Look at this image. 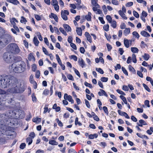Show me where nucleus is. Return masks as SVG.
<instances>
[{"label": "nucleus", "instance_id": "1", "mask_svg": "<svg viewBox=\"0 0 153 153\" xmlns=\"http://www.w3.org/2000/svg\"><path fill=\"white\" fill-rule=\"evenodd\" d=\"M9 82L8 87L10 88L7 90V92L16 94L22 93L24 91V88L22 86L21 83L16 78L12 76Z\"/></svg>", "mask_w": 153, "mask_h": 153}, {"label": "nucleus", "instance_id": "2", "mask_svg": "<svg viewBox=\"0 0 153 153\" xmlns=\"http://www.w3.org/2000/svg\"><path fill=\"white\" fill-rule=\"evenodd\" d=\"M26 65L23 61H19L12 64L11 67L12 71L15 73H20L25 71Z\"/></svg>", "mask_w": 153, "mask_h": 153}, {"label": "nucleus", "instance_id": "3", "mask_svg": "<svg viewBox=\"0 0 153 153\" xmlns=\"http://www.w3.org/2000/svg\"><path fill=\"white\" fill-rule=\"evenodd\" d=\"M11 78L10 75H0V88H5L8 87Z\"/></svg>", "mask_w": 153, "mask_h": 153}, {"label": "nucleus", "instance_id": "4", "mask_svg": "<svg viewBox=\"0 0 153 153\" xmlns=\"http://www.w3.org/2000/svg\"><path fill=\"white\" fill-rule=\"evenodd\" d=\"M8 51L13 54H16L19 53L20 50L19 47L15 43H11L8 46Z\"/></svg>", "mask_w": 153, "mask_h": 153}, {"label": "nucleus", "instance_id": "5", "mask_svg": "<svg viewBox=\"0 0 153 153\" xmlns=\"http://www.w3.org/2000/svg\"><path fill=\"white\" fill-rule=\"evenodd\" d=\"M5 39H6V41H0V49L5 46L11 40V36H7L5 37Z\"/></svg>", "mask_w": 153, "mask_h": 153}, {"label": "nucleus", "instance_id": "6", "mask_svg": "<svg viewBox=\"0 0 153 153\" xmlns=\"http://www.w3.org/2000/svg\"><path fill=\"white\" fill-rule=\"evenodd\" d=\"M3 57L4 60L7 62L9 63L12 61V57L9 52L4 53Z\"/></svg>", "mask_w": 153, "mask_h": 153}, {"label": "nucleus", "instance_id": "7", "mask_svg": "<svg viewBox=\"0 0 153 153\" xmlns=\"http://www.w3.org/2000/svg\"><path fill=\"white\" fill-rule=\"evenodd\" d=\"M69 12L68 10H62L61 12V16L62 19L65 21L68 20V18L67 15H69Z\"/></svg>", "mask_w": 153, "mask_h": 153}, {"label": "nucleus", "instance_id": "8", "mask_svg": "<svg viewBox=\"0 0 153 153\" xmlns=\"http://www.w3.org/2000/svg\"><path fill=\"white\" fill-rule=\"evenodd\" d=\"M64 97L65 100H68L69 101L71 102L72 104L74 103V100L71 96L68 95L67 94L65 93L64 94Z\"/></svg>", "mask_w": 153, "mask_h": 153}, {"label": "nucleus", "instance_id": "9", "mask_svg": "<svg viewBox=\"0 0 153 153\" xmlns=\"http://www.w3.org/2000/svg\"><path fill=\"white\" fill-rule=\"evenodd\" d=\"M29 81L30 82L33 84L34 86V88L36 89L37 88V83L33 79V75L31 74L30 76Z\"/></svg>", "mask_w": 153, "mask_h": 153}, {"label": "nucleus", "instance_id": "10", "mask_svg": "<svg viewBox=\"0 0 153 153\" xmlns=\"http://www.w3.org/2000/svg\"><path fill=\"white\" fill-rule=\"evenodd\" d=\"M12 115H7V114H2L0 115V117L4 120L8 121L7 120L9 119V117L12 116Z\"/></svg>", "mask_w": 153, "mask_h": 153}, {"label": "nucleus", "instance_id": "11", "mask_svg": "<svg viewBox=\"0 0 153 153\" xmlns=\"http://www.w3.org/2000/svg\"><path fill=\"white\" fill-rule=\"evenodd\" d=\"M4 91H5V93L3 94H0V95H2L1 96V97H0V100L1 101V98H3V99H4V100H6L8 98L10 94L8 93V92L6 91H5L4 90Z\"/></svg>", "mask_w": 153, "mask_h": 153}, {"label": "nucleus", "instance_id": "12", "mask_svg": "<svg viewBox=\"0 0 153 153\" xmlns=\"http://www.w3.org/2000/svg\"><path fill=\"white\" fill-rule=\"evenodd\" d=\"M49 17L51 18H53L55 20L56 22H58V18L56 15L55 14L51 13L50 15L49 16Z\"/></svg>", "mask_w": 153, "mask_h": 153}, {"label": "nucleus", "instance_id": "13", "mask_svg": "<svg viewBox=\"0 0 153 153\" xmlns=\"http://www.w3.org/2000/svg\"><path fill=\"white\" fill-rule=\"evenodd\" d=\"M85 35L86 37L87 40L90 42H92L91 38L89 33L88 32H86L85 33Z\"/></svg>", "mask_w": 153, "mask_h": 153}, {"label": "nucleus", "instance_id": "14", "mask_svg": "<svg viewBox=\"0 0 153 153\" xmlns=\"http://www.w3.org/2000/svg\"><path fill=\"white\" fill-rule=\"evenodd\" d=\"M100 91H99L98 92V94L100 96H102L104 94L105 96L106 97H107L108 96L107 94L103 90L100 89Z\"/></svg>", "mask_w": 153, "mask_h": 153}, {"label": "nucleus", "instance_id": "15", "mask_svg": "<svg viewBox=\"0 0 153 153\" xmlns=\"http://www.w3.org/2000/svg\"><path fill=\"white\" fill-rule=\"evenodd\" d=\"M63 26L66 31H71V28L68 25L64 24L63 25Z\"/></svg>", "mask_w": 153, "mask_h": 153}, {"label": "nucleus", "instance_id": "16", "mask_svg": "<svg viewBox=\"0 0 153 153\" xmlns=\"http://www.w3.org/2000/svg\"><path fill=\"white\" fill-rule=\"evenodd\" d=\"M78 62L79 65L82 68H83L84 67L85 65V63L83 59H79L78 61Z\"/></svg>", "mask_w": 153, "mask_h": 153}, {"label": "nucleus", "instance_id": "17", "mask_svg": "<svg viewBox=\"0 0 153 153\" xmlns=\"http://www.w3.org/2000/svg\"><path fill=\"white\" fill-rule=\"evenodd\" d=\"M124 44L125 46L127 48H128L129 47L130 44L129 43L128 41V40L127 39H125L124 40Z\"/></svg>", "mask_w": 153, "mask_h": 153}, {"label": "nucleus", "instance_id": "18", "mask_svg": "<svg viewBox=\"0 0 153 153\" xmlns=\"http://www.w3.org/2000/svg\"><path fill=\"white\" fill-rule=\"evenodd\" d=\"M7 1L15 5H17L19 3V1L17 0H7Z\"/></svg>", "mask_w": 153, "mask_h": 153}, {"label": "nucleus", "instance_id": "19", "mask_svg": "<svg viewBox=\"0 0 153 153\" xmlns=\"http://www.w3.org/2000/svg\"><path fill=\"white\" fill-rule=\"evenodd\" d=\"M76 31L79 35L81 36L82 35V31L81 28L77 27Z\"/></svg>", "mask_w": 153, "mask_h": 153}, {"label": "nucleus", "instance_id": "20", "mask_svg": "<svg viewBox=\"0 0 153 153\" xmlns=\"http://www.w3.org/2000/svg\"><path fill=\"white\" fill-rule=\"evenodd\" d=\"M33 42L35 45L36 46H38L39 43V42L36 36L34 37L33 39Z\"/></svg>", "mask_w": 153, "mask_h": 153}, {"label": "nucleus", "instance_id": "21", "mask_svg": "<svg viewBox=\"0 0 153 153\" xmlns=\"http://www.w3.org/2000/svg\"><path fill=\"white\" fill-rule=\"evenodd\" d=\"M91 14L90 12H88V15L85 16V19L88 21H91Z\"/></svg>", "mask_w": 153, "mask_h": 153}, {"label": "nucleus", "instance_id": "22", "mask_svg": "<svg viewBox=\"0 0 153 153\" xmlns=\"http://www.w3.org/2000/svg\"><path fill=\"white\" fill-rule=\"evenodd\" d=\"M140 34L143 36L145 37H149L150 35L147 32L145 31H143L140 33Z\"/></svg>", "mask_w": 153, "mask_h": 153}, {"label": "nucleus", "instance_id": "23", "mask_svg": "<svg viewBox=\"0 0 153 153\" xmlns=\"http://www.w3.org/2000/svg\"><path fill=\"white\" fill-rule=\"evenodd\" d=\"M130 32V28H126L124 30L123 33L125 36L128 34Z\"/></svg>", "mask_w": 153, "mask_h": 153}, {"label": "nucleus", "instance_id": "24", "mask_svg": "<svg viewBox=\"0 0 153 153\" xmlns=\"http://www.w3.org/2000/svg\"><path fill=\"white\" fill-rule=\"evenodd\" d=\"M98 136V135L96 134H91L88 135V138L90 139H94V138H97Z\"/></svg>", "mask_w": 153, "mask_h": 153}, {"label": "nucleus", "instance_id": "25", "mask_svg": "<svg viewBox=\"0 0 153 153\" xmlns=\"http://www.w3.org/2000/svg\"><path fill=\"white\" fill-rule=\"evenodd\" d=\"M41 119L39 117H36V118H33V121L36 123H39L41 121Z\"/></svg>", "mask_w": 153, "mask_h": 153}, {"label": "nucleus", "instance_id": "26", "mask_svg": "<svg viewBox=\"0 0 153 153\" xmlns=\"http://www.w3.org/2000/svg\"><path fill=\"white\" fill-rule=\"evenodd\" d=\"M49 143L53 145H57L58 143L54 140H51L49 141Z\"/></svg>", "mask_w": 153, "mask_h": 153}, {"label": "nucleus", "instance_id": "27", "mask_svg": "<svg viewBox=\"0 0 153 153\" xmlns=\"http://www.w3.org/2000/svg\"><path fill=\"white\" fill-rule=\"evenodd\" d=\"M131 51L134 53H137L139 51V50L136 47H131Z\"/></svg>", "mask_w": 153, "mask_h": 153}, {"label": "nucleus", "instance_id": "28", "mask_svg": "<svg viewBox=\"0 0 153 153\" xmlns=\"http://www.w3.org/2000/svg\"><path fill=\"white\" fill-rule=\"evenodd\" d=\"M136 134L137 135V136L140 138H145L147 139H148V137L146 135H142L139 133H137Z\"/></svg>", "mask_w": 153, "mask_h": 153}, {"label": "nucleus", "instance_id": "29", "mask_svg": "<svg viewBox=\"0 0 153 153\" xmlns=\"http://www.w3.org/2000/svg\"><path fill=\"white\" fill-rule=\"evenodd\" d=\"M128 69L129 71L133 73L134 74L136 73V71L135 69L131 65L128 66Z\"/></svg>", "mask_w": 153, "mask_h": 153}, {"label": "nucleus", "instance_id": "30", "mask_svg": "<svg viewBox=\"0 0 153 153\" xmlns=\"http://www.w3.org/2000/svg\"><path fill=\"white\" fill-rule=\"evenodd\" d=\"M28 59L30 61H34L35 58L31 53H30L28 56Z\"/></svg>", "mask_w": 153, "mask_h": 153}, {"label": "nucleus", "instance_id": "31", "mask_svg": "<svg viewBox=\"0 0 153 153\" xmlns=\"http://www.w3.org/2000/svg\"><path fill=\"white\" fill-rule=\"evenodd\" d=\"M149 55L146 53H145L144 55L142 56V57H143L144 59L146 61L148 60L149 59Z\"/></svg>", "mask_w": 153, "mask_h": 153}, {"label": "nucleus", "instance_id": "32", "mask_svg": "<svg viewBox=\"0 0 153 153\" xmlns=\"http://www.w3.org/2000/svg\"><path fill=\"white\" fill-rule=\"evenodd\" d=\"M110 23L111 24V26L114 28H115L116 27L117 23L115 21H112Z\"/></svg>", "mask_w": 153, "mask_h": 153}, {"label": "nucleus", "instance_id": "33", "mask_svg": "<svg viewBox=\"0 0 153 153\" xmlns=\"http://www.w3.org/2000/svg\"><path fill=\"white\" fill-rule=\"evenodd\" d=\"M131 59L133 62L134 63H136L137 62V59L136 58V56L134 54H133L132 56Z\"/></svg>", "mask_w": 153, "mask_h": 153}, {"label": "nucleus", "instance_id": "34", "mask_svg": "<svg viewBox=\"0 0 153 153\" xmlns=\"http://www.w3.org/2000/svg\"><path fill=\"white\" fill-rule=\"evenodd\" d=\"M91 3L93 6H97V7H100V6L95 0H91Z\"/></svg>", "mask_w": 153, "mask_h": 153}, {"label": "nucleus", "instance_id": "35", "mask_svg": "<svg viewBox=\"0 0 153 153\" xmlns=\"http://www.w3.org/2000/svg\"><path fill=\"white\" fill-rule=\"evenodd\" d=\"M32 139L30 137H28L27 138V142L28 143V144L30 145L31 144L32 142Z\"/></svg>", "mask_w": 153, "mask_h": 153}, {"label": "nucleus", "instance_id": "36", "mask_svg": "<svg viewBox=\"0 0 153 153\" xmlns=\"http://www.w3.org/2000/svg\"><path fill=\"white\" fill-rule=\"evenodd\" d=\"M120 98L123 101V102H124V103L126 104H127V101L126 100V99L125 97L123 96V95H121L120 97Z\"/></svg>", "mask_w": 153, "mask_h": 153}, {"label": "nucleus", "instance_id": "37", "mask_svg": "<svg viewBox=\"0 0 153 153\" xmlns=\"http://www.w3.org/2000/svg\"><path fill=\"white\" fill-rule=\"evenodd\" d=\"M40 41H42L43 40L42 38L41 35V34L39 32H37L36 33Z\"/></svg>", "mask_w": 153, "mask_h": 153}, {"label": "nucleus", "instance_id": "38", "mask_svg": "<svg viewBox=\"0 0 153 153\" xmlns=\"http://www.w3.org/2000/svg\"><path fill=\"white\" fill-rule=\"evenodd\" d=\"M32 101L34 102H36L37 99L34 94H32L31 95Z\"/></svg>", "mask_w": 153, "mask_h": 153}, {"label": "nucleus", "instance_id": "39", "mask_svg": "<svg viewBox=\"0 0 153 153\" xmlns=\"http://www.w3.org/2000/svg\"><path fill=\"white\" fill-rule=\"evenodd\" d=\"M56 59L59 63V64L60 65H61L62 64V62L60 59V58L58 54H56Z\"/></svg>", "mask_w": 153, "mask_h": 153}, {"label": "nucleus", "instance_id": "40", "mask_svg": "<svg viewBox=\"0 0 153 153\" xmlns=\"http://www.w3.org/2000/svg\"><path fill=\"white\" fill-rule=\"evenodd\" d=\"M78 124L79 126H81L82 124L80 122L78 121V117H76L75 120V125H76Z\"/></svg>", "mask_w": 153, "mask_h": 153}, {"label": "nucleus", "instance_id": "41", "mask_svg": "<svg viewBox=\"0 0 153 153\" xmlns=\"http://www.w3.org/2000/svg\"><path fill=\"white\" fill-rule=\"evenodd\" d=\"M12 115V116L9 117V119L11 118L14 117V116L15 114L14 112L13 111H11L9 112L8 114H7V115Z\"/></svg>", "mask_w": 153, "mask_h": 153}, {"label": "nucleus", "instance_id": "42", "mask_svg": "<svg viewBox=\"0 0 153 153\" xmlns=\"http://www.w3.org/2000/svg\"><path fill=\"white\" fill-rule=\"evenodd\" d=\"M59 30L65 36H66L67 35L66 32L61 27H60L59 28Z\"/></svg>", "mask_w": 153, "mask_h": 153}, {"label": "nucleus", "instance_id": "43", "mask_svg": "<svg viewBox=\"0 0 153 153\" xmlns=\"http://www.w3.org/2000/svg\"><path fill=\"white\" fill-rule=\"evenodd\" d=\"M109 25H105L103 27V28L105 30L108 31L109 30Z\"/></svg>", "mask_w": 153, "mask_h": 153}, {"label": "nucleus", "instance_id": "44", "mask_svg": "<svg viewBox=\"0 0 153 153\" xmlns=\"http://www.w3.org/2000/svg\"><path fill=\"white\" fill-rule=\"evenodd\" d=\"M143 87L145 89L147 90L148 91L150 92V90L148 87L145 84L143 83Z\"/></svg>", "mask_w": 153, "mask_h": 153}, {"label": "nucleus", "instance_id": "45", "mask_svg": "<svg viewBox=\"0 0 153 153\" xmlns=\"http://www.w3.org/2000/svg\"><path fill=\"white\" fill-rule=\"evenodd\" d=\"M133 35L136 37L138 39L139 37V35L138 33L136 31H134L132 33Z\"/></svg>", "mask_w": 153, "mask_h": 153}, {"label": "nucleus", "instance_id": "46", "mask_svg": "<svg viewBox=\"0 0 153 153\" xmlns=\"http://www.w3.org/2000/svg\"><path fill=\"white\" fill-rule=\"evenodd\" d=\"M84 84L85 86H86L87 87H89L90 88H93V87L92 86V85L91 84L87 82H85Z\"/></svg>", "mask_w": 153, "mask_h": 153}, {"label": "nucleus", "instance_id": "47", "mask_svg": "<svg viewBox=\"0 0 153 153\" xmlns=\"http://www.w3.org/2000/svg\"><path fill=\"white\" fill-rule=\"evenodd\" d=\"M96 69L97 71L101 74H103L104 73L103 70L100 68H96Z\"/></svg>", "mask_w": 153, "mask_h": 153}, {"label": "nucleus", "instance_id": "48", "mask_svg": "<svg viewBox=\"0 0 153 153\" xmlns=\"http://www.w3.org/2000/svg\"><path fill=\"white\" fill-rule=\"evenodd\" d=\"M44 110L43 112L44 114L46 113L47 111L49 112L50 110H48V108L47 105H45L44 108Z\"/></svg>", "mask_w": 153, "mask_h": 153}, {"label": "nucleus", "instance_id": "49", "mask_svg": "<svg viewBox=\"0 0 153 153\" xmlns=\"http://www.w3.org/2000/svg\"><path fill=\"white\" fill-rule=\"evenodd\" d=\"M106 18L109 23L111 22L112 21V18L110 16L107 15L106 16Z\"/></svg>", "mask_w": 153, "mask_h": 153}, {"label": "nucleus", "instance_id": "50", "mask_svg": "<svg viewBox=\"0 0 153 153\" xmlns=\"http://www.w3.org/2000/svg\"><path fill=\"white\" fill-rule=\"evenodd\" d=\"M58 2L56 0H52L51 2V4L53 6L58 4Z\"/></svg>", "mask_w": 153, "mask_h": 153}, {"label": "nucleus", "instance_id": "51", "mask_svg": "<svg viewBox=\"0 0 153 153\" xmlns=\"http://www.w3.org/2000/svg\"><path fill=\"white\" fill-rule=\"evenodd\" d=\"M139 122L140 124H143V125H147L146 122L143 120H139Z\"/></svg>", "mask_w": 153, "mask_h": 153}, {"label": "nucleus", "instance_id": "52", "mask_svg": "<svg viewBox=\"0 0 153 153\" xmlns=\"http://www.w3.org/2000/svg\"><path fill=\"white\" fill-rule=\"evenodd\" d=\"M133 15L136 18H138L139 17V15L138 13L135 11H133Z\"/></svg>", "mask_w": 153, "mask_h": 153}, {"label": "nucleus", "instance_id": "53", "mask_svg": "<svg viewBox=\"0 0 153 153\" xmlns=\"http://www.w3.org/2000/svg\"><path fill=\"white\" fill-rule=\"evenodd\" d=\"M34 16L35 18L37 21H39L41 20V18L39 15L35 14Z\"/></svg>", "mask_w": 153, "mask_h": 153}, {"label": "nucleus", "instance_id": "54", "mask_svg": "<svg viewBox=\"0 0 153 153\" xmlns=\"http://www.w3.org/2000/svg\"><path fill=\"white\" fill-rule=\"evenodd\" d=\"M40 71L39 70H37L36 71V74H35V77L37 78H39L40 76Z\"/></svg>", "mask_w": 153, "mask_h": 153}, {"label": "nucleus", "instance_id": "55", "mask_svg": "<svg viewBox=\"0 0 153 153\" xmlns=\"http://www.w3.org/2000/svg\"><path fill=\"white\" fill-rule=\"evenodd\" d=\"M56 121L58 125L60 126H63V124L62 122L59 120V119L58 118L56 119Z\"/></svg>", "mask_w": 153, "mask_h": 153}, {"label": "nucleus", "instance_id": "56", "mask_svg": "<svg viewBox=\"0 0 153 153\" xmlns=\"http://www.w3.org/2000/svg\"><path fill=\"white\" fill-rule=\"evenodd\" d=\"M70 58L71 59H73L74 61H76L77 60V57L75 55H72L70 56Z\"/></svg>", "mask_w": 153, "mask_h": 153}, {"label": "nucleus", "instance_id": "57", "mask_svg": "<svg viewBox=\"0 0 153 153\" xmlns=\"http://www.w3.org/2000/svg\"><path fill=\"white\" fill-rule=\"evenodd\" d=\"M122 70L124 74H125L127 76L128 75V73L127 70L125 69V68L124 67H122Z\"/></svg>", "mask_w": 153, "mask_h": 153}, {"label": "nucleus", "instance_id": "58", "mask_svg": "<svg viewBox=\"0 0 153 153\" xmlns=\"http://www.w3.org/2000/svg\"><path fill=\"white\" fill-rule=\"evenodd\" d=\"M21 19L20 20V22L22 23H23L25 22H26L27 21L26 19L23 16H22L21 17Z\"/></svg>", "mask_w": 153, "mask_h": 153}, {"label": "nucleus", "instance_id": "59", "mask_svg": "<svg viewBox=\"0 0 153 153\" xmlns=\"http://www.w3.org/2000/svg\"><path fill=\"white\" fill-rule=\"evenodd\" d=\"M108 78L105 77H102L101 78L100 80L102 82H106L108 80Z\"/></svg>", "mask_w": 153, "mask_h": 153}, {"label": "nucleus", "instance_id": "60", "mask_svg": "<svg viewBox=\"0 0 153 153\" xmlns=\"http://www.w3.org/2000/svg\"><path fill=\"white\" fill-rule=\"evenodd\" d=\"M42 50L45 54L46 55H48V52L47 50L44 47H42Z\"/></svg>", "mask_w": 153, "mask_h": 153}, {"label": "nucleus", "instance_id": "61", "mask_svg": "<svg viewBox=\"0 0 153 153\" xmlns=\"http://www.w3.org/2000/svg\"><path fill=\"white\" fill-rule=\"evenodd\" d=\"M116 91L118 93L121 94L123 95H126L125 94L123 91L120 90L119 89L117 90Z\"/></svg>", "mask_w": 153, "mask_h": 153}, {"label": "nucleus", "instance_id": "62", "mask_svg": "<svg viewBox=\"0 0 153 153\" xmlns=\"http://www.w3.org/2000/svg\"><path fill=\"white\" fill-rule=\"evenodd\" d=\"M111 2L113 4L117 5L119 4L118 1L116 0H112Z\"/></svg>", "mask_w": 153, "mask_h": 153}, {"label": "nucleus", "instance_id": "63", "mask_svg": "<svg viewBox=\"0 0 153 153\" xmlns=\"http://www.w3.org/2000/svg\"><path fill=\"white\" fill-rule=\"evenodd\" d=\"M102 8L104 11V12L105 14H106L107 12V9L106 8V7L105 5H104L102 7Z\"/></svg>", "mask_w": 153, "mask_h": 153}, {"label": "nucleus", "instance_id": "64", "mask_svg": "<svg viewBox=\"0 0 153 153\" xmlns=\"http://www.w3.org/2000/svg\"><path fill=\"white\" fill-rule=\"evenodd\" d=\"M68 153H77L74 149H70L69 150Z\"/></svg>", "mask_w": 153, "mask_h": 153}]
</instances>
